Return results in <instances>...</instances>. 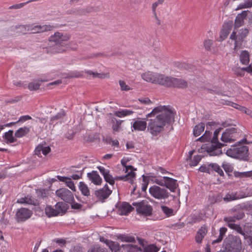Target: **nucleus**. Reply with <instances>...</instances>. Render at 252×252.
<instances>
[{
    "instance_id": "f257e3e1",
    "label": "nucleus",
    "mask_w": 252,
    "mask_h": 252,
    "mask_svg": "<svg viewBox=\"0 0 252 252\" xmlns=\"http://www.w3.org/2000/svg\"><path fill=\"white\" fill-rule=\"evenodd\" d=\"M174 112L168 106H159L146 115L150 119L147 126V130L152 136H156L163 131L164 127L169 126L174 121Z\"/></svg>"
},
{
    "instance_id": "f03ea898",
    "label": "nucleus",
    "mask_w": 252,
    "mask_h": 252,
    "mask_svg": "<svg viewBox=\"0 0 252 252\" xmlns=\"http://www.w3.org/2000/svg\"><path fill=\"white\" fill-rule=\"evenodd\" d=\"M70 37V35L68 33L56 32L49 37V41L53 44L46 47L45 52L50 54L65 52V42L69 40Z\"/></svg>"
},
{
    "instance_id": "7ed1b4c3",
    "label": "nucleus",
    "mask_w": 252,
    "mask_h": 252,
    "mask_svg": "<svg viewBox=\"0 0 252 252\" xmlns=\"http://www.w3.org/2000/svg\"><path fill=\"white\" fill-rule=\"evenodd\" d=\"M246 139H244L238 143L231 146L226 152V154L231 158H239L246 160L249 156V148L246 146H242L240 144L246 142Z\"/></svg>"
},
{
    "instance_id": "20e7f679",
    "label": "nucleus",
    "mask_w": 252,
    "mask_h": 252,
    "mask_svg": "<svg viewBox=\"0 0 252 252\" xmlns=\"http://www.w3.org/2000/svg\"><path fill=\"white\" fill-rule=\"evenodd\" d=\"M221 129L222 128H218L214 131L211 143L206 147V151L210 156H219L222 154L220 148L225 145L220 143L218 140V134Z\"/></svg>"
},
{
    "instance_id": "39448f33",
    "label": "nucleus",
    "mask_w": 252,
    "mask_h": 252,
    "mask_svg": "<svg viewBox=\"0 0 252 252\" xmlns=\"http://www.w3.org/2000/svg\"><path fill=\"white\" fill-rule=\"evenodd\" d=\"M223 245L228 252H241L242 242L238 237L229 235L224 240Z\"/></svg>"
},
{
    "instance_id": "423d86ee",
    "label": "nucleus",
    "mask_w": 252,
    "mask_h": 252,
    "mask_svg": "<svg viewBox=\"0 0 252 252\" xmlns=\"http://www.w3.org/2000/svg\"><path fill=\"white\" fill-rule=\"evenodd\" d=\"M149 191L151 196L163 203L165 202L170 195V193L167 189L157 185L151 186L149 188Z\"/></svg>"
},
{
    "instance_id": "0eeeda50",
    "label": "nucleus",
    "mask_w": 252,
    "mask_h": 252,
    "mask_svg": "<svg viewBox=\"0 0 252 252\" xmlns=\"http://www.w3.org/2000/svg\"><path fill=\"white\" fill-rule=\"evenodd\" d=\"M249 33V30L246 28H242L239 31H236L234 29L233 32L230 35V38L235 40V48L239 44H241L244 39L247 36Z\"/></svg>"
},
{
    "instance_id": "6e6552de",
    "label": "nucleus",
    "mask_w": 252,
    "mask_h": 252,
    "mask_svg": "<svg viewBox=\"0 0 252 252\" xmlns=\"http://www.w3.org/2000/svg\"><path fill=\"white\" fill-rule=\"evenodd\" d=\"M132 204L136 207V211L138 214L145 216H149L152 214V206L144 200L140 202H133Z\"/></svg>"
},
{
    "instance_id": "1a4fd4ad",
    "label": "nucleus",
    "mask_w": 252,
    "mask_h": 252,
    "mask_svg": "<svg viewBox=\"0 0 252 252\" xmlns=\"http://www.w3.org/2000/svg\"><path fill=\"white\" fill-rule=\"evenodd\" d=\"M56 195L61 199L68 203H72L74 201L72 192L66 188H61L56 191Z\"/></svg>"
},
{
    "instance_id": "9d476101",
    "label": "nucleus",
    "mask_w": 252,
    "mask_h": 252,
    "mask_svg": "<svg viewBox=\"0 0 252 252\" xmlns=\"http://www.w3.org/2000/svg\"><path fill=\"white\" fill-rule=\"evenodd\" d=\"M28 32L31 33H37L51 31L53 26L50 25H36L32 24L28 25Z\"/></svg>"
},
{
    "instance_id": "9b49d317",
    "label": "nucleus",
    "mask_w": 252,
    "mask_h": 252,
    "mask_svg": "<svg viewBox=\"0 0 252 252\" xmlns=\"http://www.w3.org/2000/svg\"><path fill=\"white\" fill-rule=\"evenodd\" d=\"M238 136V133L235 127L227 128L222 134L221 140L224 142H232L236 140Z\"/></svg>"
},
{
    "instance_id": "f8f14e48",
    "label": "nucleus",
    "mask_w": 252,
    "mask_h": 252,
    "mask_svg": "<svg viewBox=\"0 0 252 252\" xmlns=\"http://www.w3.org/2000/svg\"><path fill=\"white\" fill-rule=\"evenodd\" d=\"M32 215V210L26 208H21L17 211L15 218L18 222H23L30 219Z\"/></svg>"
},
{
    "instance_id": "ddd939ff",
    "label": "nucleus",
    "mask_w": 252,
    "mask_h": 252,
    "mask_svg": "<svg viewBox=\"0 0 252 252\" xmlns=\"http://www.w3.org/2000/svg\"><path fill=\"white\" fill-rule=\"evenodd\" d=\"M249 15L252 17V12L249 10L243 11L241 13L238 14L236 17L234 22L235 30L243 26L245 24L244 20Z\"/></svg>"
},
{
    "instance_id": "4468645a",
    "label": "nucleus",
    "mask_w": 252,
    "mask_h": 252,
    "mask_svg": "<svg viewBox=\"0 0 252 252\" xmlns=\"http://www.w3.org/2000/svg\"><path fill=\"white\" fill-rule=\"evenodd\" d=\"M112 190L109 188L107 184L104 187L94 191L95 196L99 200L104 201L111 194Z\"/></svg>"
},
{
    "instance_id": "2eb2a0df",
    "label": "nucleus",
    "mask_w": 252,
    "mask_h": 252,
    "mask_svg": "<svg viewBox=\"0 0 252 252\" xmlns=\"http://www.w3.org/2000/svg\"><path fill=\"white\" fill-rule=\"evenodd\" d=\"M172 77L164 74L157 73V80L155 84L170 87H172Z\"/></svg>"
},
{
    "instance_id": "dca6fc26",
    "label": "nucleus",
    "mask_w": 252,
    "mask_h": 252,
    "mask_svg": "<svg viewBox=\"0 0 252 252\" xmlns=\"http://www.w3.org/2000/svg\"><path fill=\"white\" fill-rule=\"evenodd\" d=\"M231 218H224V221L227 223L228 226L233 230H236L238 233L244 236V238L246 239L245 233L242 230L240 225L234 223V220H231Z\"/></svg>"
},
{
    "instance_id": "f3484780",
    "label": "nucleus",
    "mask_w": 252,
    "mask_h": 252,
    "mask_svg": "<svg viewBox=\"0 0 252 252\" xmlns=\"http://www.w3.org/2000/svg\"><path fill=\"white\" fill-rule=\"evenodd\" d=\"M87 177L92 183L96 185H99L102 182V179L96 171H93L87 173Z\"/></svg>"
},
{
    "instance_id": "a211bd4d",
    "label": "nucleus",
    "mask_w": 252,
    "mask_h": 252,
    "mask_svg": "<svg viewBox=\"0 0 252 252\" xmlns=\"http://www.w3.org/2000/svg\"><path fill=\"white\" fill-rule=\"evenodd\" d=\"M123 122V121L120 120H118L114 117L111 118V123L112 125L113 133L114 134H115L116 132H119L122 130L121 125Z\"/></svg>"
},
{
    "instance_id": "6ab92c4d",
    "label": "nucleus",
    "mask_w": 252,
    "mask_h": 252,
    "mask_svg": "<svg viewBox=\"0 0 252 252\" xmlns=\"http://www.w3.org/2000/svg\"><path fill=\"white\" fill-rule=\"evenodd\" d=\"M164 180H165V185L164 187L169 189L171 191H174V190L178 187L177 180L168 177H164Z\"/></svg>"
},
{
    "instance_id": "aec40b11",
    "label": "nucleus",
    "mask_w": 252,
    "mask_h": 252,
    "mask_svg": "<svg viewBox=\"0 0 252 252\" xmlns=\"http://www.w3.org/2000/svg\"><path fill=\"white\" fill-rule=\"evenodd\" d=\"M132 209L133 208L127 203H123L119 207L118 214L120 215H127Z\"/></svg>"
},
{
    "instance_id": "412c9836",
    "label": "nucleus",
    "mask_w": 252,
    "mask_h": 252,
    "mask_svg": "<svg viewBox=\"0 0 252 252\" xmlns=\"http://www.w3.org/2000/svg\"><path fill=\"white\" fill-rule=\"evenodd\" d=\"M172 87L185 88L188 86L187 82L183 79L172 77Z\"/></svg>"
},
{
    "instance_id": "4be33fe9",
    "label": "nucleus",
    "mask_w": 252,
    "mask_h": 252,
    "mask_svg": "<svg viewBox=\"0 0 252 252\" xmlns=\"http://www.w3.org/2000/svg\"><path fill=\"white\" fill-rule=\"evenodd\" d=\"M141 77L143 80L147 82L155 84L157 80V73L154 74L151 72L148 71L143 73Z\"/></svg>"
},
{
    "instance_id": "5701e85b",
    "label": "nucleus",
    "mask_w": 252,
    "mask_h": 252,
    "mask_svg": "<svg viewBox=\"0 0 252 252\" xmlns=\"http://www.w3.org/2000/svg\"><path fill=\"white\" fill-rule=\"evenodd\" d=\"M232 216L225 217L224 218H231V220H233L234 221H236L237 220H239L243 219L245 216V213L244 211L241 209L232 210Z\"/></svg>"
},
{
    "instance_id": "b1692460",
    "label": "nucleus",
    "mask_w": 252,
    "mask_h": 252,
    "mask_svg": "<svg viewBox=\"0 0 252 252\" xmlns=\"http://www.w3.org/2000/svg\"><path fill=\"white\" fill-rule=\"evenodd\" d=\"M207 230L205 226H202L198 230L195 236V241L198 243H200L202 242V239L204 238L206 235Z\"/></svg>"
},
{
    "instance_id": "393cba45",
    "label": "nucleus",
    "mask_w": 252,
    "mask_h": 252,
    "mask_svg": "<svg viewBox=\"0 0 252 252\" xmlns=\"http://www.w3.org/2000/svg\"><path fill=\"white\" fill-rule=\"evenodd\" d=\"M132 127L135 130H145L147 127V123L145 121L137 120L133 124Z\"/></svg>"
},
{
    "instance_id": "a878e982",
    "label": "nucleus",
    "mask_w": 252,
    "mask_h": 252,
    "mask_svg": "<svg viewBox=\"0 0 252 252\" xmlns=\"http://www.w3.org/2000/svg\"><path fill=\"white\" fill-rule=\"evenodd\" d=\"M135 173L134 172L130 171L125 176L116 177L115 178V179L119 180L128 181L129 183L132 184L133 182V179L135 178Z\"/></svg>"
},
{
    "instance_id": "bb28decb",
    "label": "nucleus",
    "mask_w": 252,
    "mask_h": 252,
    "mask_svg": "<svg viewBox=\"0 0 252 252\" xmlns=\"http://www.w3.org/2000/svg\"><path fill=\"white\" fill-rule=\"evenodd\" d=\"M232 24H227L226 25L223 26L222 30L220 34V38L221 40L225 39L228 36V34L230 33V31L232 29Z\"/></svg>"
},
{
    "instance_id": "cd10ccee",
    "label": "nucleus",
    "mask_w": 252,
    "mask_h": 252,
    "mask_svg": "<svg viewBox=\"0 0 252 252\" xmlns=\"http://www.w3.org/2000/svg\"><path fill=\"white\" fill-rule=\"evenodd\" d=\"M105 243L109 247L112 252H117L120 249V246L117 242L106 240Z\"/></svg>"
},
{
    "instance_id": "c85d7f7f",
    "label": "nucleus",
    "mask_w": 252,
    "mask_h": 252,
    "mask_svg": "<svg viewBox=\"0 0 252 252\" xmlns=\"http://www.w3.org/2000/svg\"><path fill=\"white\" fill-rule=\"evenodd\" d=\"M30 131V128L24 126L19 128L15 133V136L17 138H21L27 134Z\"/></svg>"
},
{
    "instance_id": "c756f323",
    "label": "nucleus",
    "mask_w": 252,
    "mask_h": 252,
    "mask_svg": "<svg viewBox=\"0 0 252 252\" xmlns=\"http://www.w3.org/2000/svg\"><path fill=\"white\" fill-rule=\"evenodd\" d=\"M240 60L243 64H248L250 62V55L248 52L243 51L240 55Z\"/></svg>"
},
{
    "instance_id": "7c9ffc66",
    "label": "nucleus",
    "mask_w": 252,
    "mask_h": 252,
    "mask_svg": "<svg viewBox=\"0 0 252 252\" xmlns=\"http://www.w3.org/2000/svg\"><path fill=\"white\" fill-rule=\"evenodd\" d=\"M205 125L200 123L195 126L193 129V134L195 137L199 136L204 130Z\"/></svg>"
},
{
    "instance_id": "2f4dec72",
    "label": "nucleus",
    "mask_w": 252,
    "mask_h": 252,
    "mask_svg": "<svg viewBox=\"0 0 252 252\" xmlns=\"http://www.w3.org/2000/svg\"><path fill=\"white\" fill-rule=\"evenodd\" d=\"M79 189L81 191L82 194L86 196H88L90 194V192L87 185L83 182L79 183Z\"/></svg>"
},
{
    "instance_id": "473e14b6",
    "label": "nucleus",
    "mask_w": 252,
    "mask_h": 252,
    "mask_svg": "<svg viewBox=\"0 0 252 252\" xmlns=\"http://www.w3.org/2000/svg\"><path fill=\"white\" fill-rule=\"evenodd\" d=\"M45 214L49 217L57 216L58 215V211L51 206H47L45 209Z\"/></svg>"
},
{
    "instance_id": "72a5a7b5",
    "label": "nucleus",
    "mask_w": 252,
    "mask_h": 252,
    "mask_svg": "<svg viewBox=\"0 0 252 252\" xmlns=\"http://www.w3.org/2000/svg\"><path fill=\"white\" fill-rule=\"evenodd\" d=\"M13 131L9 130L8 132L5 133L4 137L6 140V143H13L16 141V139L13 136Z\"/></svg>"
},
{
    "instance_id": "f704fd0d",
    "label": "nucleus",
    "mask_w": 252,
    "mask_h": 252,
    "mask_svg": "<svg viewBox=\"0 0 252 252\" xmlns=\"http://www.w3.org/2000/svg\"><path fill=\"white\" fill-rule=\"evenodd\" d=\"M118 239L122 242H135V238L133 236L125 234H120L118 236Z\"/></svg>"
},
{
    "instance_id": "c9c22d12",
    "label": "nucleus",
    "mask_w": 252,
    "mask_h": 252,
    "mask_svg": "<svg viewBox=\"0 0 252 252\" xmlns=\"http://www.w3.org/2000/svg\"><path fill=\"white\" fill-rule=\"evenodd\" d=\"M222 197L220 194L209 195V200L210 204H213L221 201Z\"/></svg>"
},
{
    "instance_id": "e433bc0d",
    "label": "nucleus",
    "mask_w": 252,
    "mask_h": 252,
    "mask_svg": "<svg viewBox=\"0 0 252 252\" xmlns=\"http://www.w3.org/2000/svg\"><path fill=\"white\" fill-rule=\"evenodd\" d=\"M226 231H227L226 228L221 227L220 229V234H219V236L218 238L216 240L213 241L212 244L213 245H214L216 243H218L222 241V240L223 238V236H224L225 233H226Z\"/></svg>"
},
{
    "instance_id": "4c0bfd02",
    "label": "nucleus",
    "mask_w": 252,
    "mask_h": 252,
    "mask_svg": "<svg viewBox=\"0 0 252 252\" xmlns=\"http://www.w3.org/2000/svg\"><path fill=\"white\" fill-rule=\"evenodd\" d=\"M212 139V132L206 130L204 134L202 136L200 137L197 140L204 142L205 141H211Z\"/></svg>"
},
{
    "instance_id": "58836bf2",
    "label": "nucleus",
    "mask_w": 252,
    "mask_h": 252,
    "mask_svg": "<svg viewBox=\"0 0 252 252\" xmlns=\"http://www.w3.org/2000/svg\"><path fill=\"white\" fill-rule=\"evenodd\" d=\"M17 202L20 204H33L34 200L32 199V197L29 195L25 196V197H22L18 199Z\"/></svg>"
},
{
    "instance_id": "ea45409f",
    "label": "nucleus",
    "mask_w": 252,
    "mask_h": 252,
    "mask_svg": "<svg viewBox=\"0 0 252 252\" xmlns=\"http://www.w3.org/2000/svg\"><path fill=\"white\" fill-rule=\"evenodd\" d=\"M211 166V173L214 171L218 173L220 175L223 176L224 175V173L218 164L216 163H210Z\"/></svg>"
},
{
    "instance_id": "a19ab883",
    "label": "nucleus",
    "mask_w": 252,
    "mask_h": 252,
    "mask_svg": "<svg viewBox=\"0 0 252 252\" xmlns=\"http://www.w3.org/2000/svg\"><path fill=\"white\" fill-rule=\"evenodd\" d=\"M232 193L233 194L234 200L244 198L248 196V195L243 191L232 192Z\"/></svg>"
},
{
    "instance_id": "79ce46f5",
    "label": "nucleus",
    "mask_w": 252,
    "mask_h": 252,
    "mask_svg": "<svg viewBox=\"0 0 252 252\" xmlns=\"http://www.w3.org/2000/svg\"><path fill=\"white\" fill-rule=\"evenodd\" d=\"M87 73L90 75L92 74L93 77H97L101 79H104L105 78H109V73H95L92 71H88Z\"/></svg>"
},
{
    "instance_id": "37998d69",
    "label": "nucleus",
    "mask_w": 252,
    "mask_h": 252,
    "mask_svg": "<svg viewBox=\"0 0 252 252\" xmlns=\"http://www.w3.org/2000/svg\"><path fill=\"white\" fill-rule=\"evenodd\" d=\"M234 176L235 177L237 178H245V177H249L251 176V173L250 172H240L238 171H234Z\"/></svg>"
},
{
    "instance_id": "c03bdc74",
    "label": "nucleus",
    "mask_w": 252,
    "mask_h": 252,
    "mask_svg": "<svg viewBox=\"0 0 252 252\" xmlns=\"http://www.w3.org/2000/svg\"><path fill=\"white\" fill-rule=\"evenodd\" d=\"M252 6V0H247L239 4L236 9L250 8Z\"/></svg>"
},
{
    "instance_id": "a18cd8bd",
    "label": "nucleus",
    "mask_w": 252,
    "mask_h": 252,
    "mask_svg": "<svg viewBox=\"0 0 252 252\" xmlns=\"http://www.w3.org/2000/svg\"><path fill=\"white\" fill-rule=\"evenodd\" d=\"M162 212L168 217L171 216L174 214V210L166 206H161Z\"/></svg>"
},
{
    "instance_id": "49530a36",
    "label": "nucleus",
    "mask_w": 252,
    "mask_h": 252,
    "mask_svg": "<svg viewBox=\"0 0 252 252\" xmlns=\"http://www.w3.org/2000/svg\"><path fill=\"white\" fill-rule=\"evenodd\" d=\"M28 25H17L15 26H13L11 27L12 30H15L17 29H20V32L23 33H26L28 32Z\"/></svg>"
},
{
    "instance_id": "de8ad7c7",
    "label": "nucleus",
    "mask_w": 252,
    "mask_h": 252,
    "mask_svg": "<svg viewBox=\"0 0 252 252\" xmlns=\"http://www.w3.org/2000/svg\"><path fill=\"white\" fill-rule=\"evenodd\" d=\"M40 84L38 82L34 81L29 83L28 88L31 91L37 90L39 88Z\"/></svg>"
},
{
    "instance_id": "09e8293b",
    "label": "nucleus",
    "mask_w": 252,
    "mask_h": 252,
    "mask_svg": "<svg viewBox=\"0 0 252 252\" xmlns=\"http://www.w3.org/2000/svg\"><path fill=\"white\" fill-rule=\"evenodd\" d=\"M158 250V248L154 245L147 246L144 249V252H157Z\"/></svg>"
},
{
    "instance_id": "8fccbe9b",
    "label": "nucleus",
    "mask_w": 252,
    "mask_h": 252,
    "mask_svg": "<svg viewBox=\"0 0 252 252\" xmlns=\"http://www.w3.org/2000/svg\"><path fill=\"white\" fill-rule=\"evenodd\" d=\"M202 157L200 155H196L193 157V159L190 160V166H196L201 159Z\"/></svg>"
},
{
    "instance_id": "3c124183",
    "label": "nucleus",
    "mask_w": 252,
    "mask_h": 252,
    "mask_svg": "<svg viewBox=\"0 0 252 252\" xmlns=\"http://www.w3.org/2000/svg\"><path fill=\"white\" fill-rule=\"evenodd\" d=\"M89 12V11L87 10V9H77L75 10L72 11L71 12H70V14H78V15H85L87 13Z\"/></svg>"
},
{
    "instance_id": "603ef678",
    "label": "nucleus",
    "mask_w": 252,
    "mask_h": 252,
    "mask_svg": "<svg viewBox=\"0 0 252 252\" xmlns=\"http://www.w3.org/2000/svg\"><path fill=\"white\" fill-rule=\"evenodd\" d=\"M244 231L246 233L252 236V225L250 223H246L244 226Z\"/></svg>"
},
{
    "instance_id": "864d4df0",
    "label": "nucleus",
    "mask_w": 252,
    "mask_h": 252,
    "mask_svg": "<svg viewBox=\"0 0 252 252\" xmlns=\"http://www.w3.org/2000/svg\"><path fill=\"white\" fill-rule=\"evenodd\" d=\"M104 178L105 179V181L109 183L111 185H113L115 183V180L113 178V177L108 172L106 175H104L103 176Z\"/></svg>"
},
{
    "instance_id": "5fc2aeb1",
    "label": "nucleus",
    "mask_w": 252,
    "mask_h": 252,
    "mask_svg": "<svg viewBox=\"0 0 252 252\" xmlns=\"http://www.w3.org/2000/svg\"><path fill=\"white\" fill-rule=\"evenodd\" d=\"M122 247H124L125 245H122ZM126 248L128 250V252H135L139 249H140L137 246L135 245L129 244L125 245Z\"/></svg>"
},
{
    "instance_id": "6e6d98bb",
    "label": "nucleus",
    "mask_w": 252,
    "mask_h": 252,
    "mask_svg": "<svg viewBox=\"0 0 252 252\" xmlns=\"http://www.w3.org/2000/svg\"><path fill=\"white\" fill-rule=\"evenodd\" d=\"M37 196L39 197L44 199L47 196L48 191L44 189H38L36 191Z\"/></svg>"
},
{
    "instance_id": "4d7b16f0",
    "label": "nucleus",
    "mask_w": 252,
    "mask_h": 252,
    "mask_svg": "<svg viewBox=\"0 0 252 252\" xmlns=\"http://www.w3.org/2000/svg\"><path fill=\"white\" fill-rule=\"evenodd\" d=\"M199 170L202 172H206L209 174L211 173V166L210 164L208 165H203L201 166Z\"/></svg>"
},
{
    "instance_id": "13d9d810",
    "label": "nucleus",
    "mask_w": 252,
    "mask_h": 252,
    "mask_svg": "<svg viewBox=\"0 0 252 252\" xmlns=\"http://www.w3.org/2000/svg\"><path fill=\"white\" fill-rule=\"evenodd\" d=\"M55 209L58 211V215L60 213H63L64 211V204L62 202H58L55 206Z\"/></svg>"
},
{
    "instance_id": "bf43d9fd",
    "label": "nucleus",
    "mask_w": 252,
    "mask_h": 252,
    "mask_svg": "<svg viewBox=\"0 0 252 252\" xmlns=\"http://www.w3.org/2000/svg\"><path fill=\"white\" fill-rule=\"evenodd\" d=\"M65 114L64 111L63 110H62L59 113H58L56 115L52 117L51 119V121H52L53 122V121L54 120H57L60 119L62 118L63 116H64Z\"/></svg>"
},
{
    "instance_id": "052dcab7",
    "label": "nucleus",
    "mask_w": 252,
    "mask_h": 252,
    "mask_svg": "<svg viewBox=\"0 0 252 252\" xmlns=\"http://www.w3.org/2000/svg\"><path fill=\"white\" fill-rule=\"evenodd\" d=\"M223 200L226 202L234 200L233 194L232 192L227 193L225 197L223 198Z\"/></svg>"
},
{
    "instance_id": "680f3d73",
    "label": "nucleus",
    "mask_w": 252,
    "mask_h": 252,
    "mask_svg": "<svg viewBox=\"0 0 252 252\" xmlns=\"http://www.w3.org/2000/svg\"><path fill=\"white\" fill-rule=\"evenodd\" d=\"M66 186L73 191H75V187L74 183L71 181V178H69L65 182Z\"/></svg>"
},
{
    "instance_id": "e2e57ef3",
    "label": "nucleus",
    "mask_w": 252,
    "mask_h": 252,
    "mask_svg": "<svg viewBox=\"0 0 252 252\" xmlns=\"http://www.w3.org/2000/svg\"><path fill=\"white\" fill-rule=\"evenodd\" d=\"M119 84L121 86V90L123 91H127L130 90V88L126 85L124 81L120 80L119 81Z\"/></svg>"
},
{
    "instance_id": "0e129e2a",
    "label": "nucleus",
    "mask_w": 252,
    "mask_h": 252,
    "mask_svg": "<svg viewBox=\"0 0 252 252\" xmlns=\"http://www.w3.org/2000/svg\"><path fill=\"white\" fill-rule=\"evenodd\" d=\"M138 101L143 104H150L152 103V101L148 97L139 98Z\"/></svg>"
},
{
    "instance_id": "69168bd1",
    "label": "nucleus",
    "mask_w": 252,
    "mask_h": 252,
    "mask_svg": "<svg viewBox=\"0 0 252 252\" xmlns=\"http://www.w3.org/2000/svg\"><path fill=\"white\" fill-rule=\"evenodd\" d=\"M22 98V97L20 95L16 96L14 98H10L6 101L7 103H14L20 101Z\"/></svg>"
},
{
    "instance_id": "338daca9",
    "label": "nucleus",
    "mask_w": 252,
    "mask_h": 252,
    "mask_svg": "<svg viewBox=\"0 0 252 252\" xmlns=\"http://www.w3.org/2000/svg\"><path fill=\"white\" fill-rule=\"evenodd\" d=\"M68 48L72 50H76L78 48V45L76 42L71 41L67 44Z\"/></svg>"
},
{
    "instance_id": "774afa93",
    "label": "nucleus",
    "mask_w": 252,
    "mask_h": 252,
    "mask_svg": "<svg viewBox=\"0 0 252 252\" xmlns=\"http://www.w3.org/2000/svg\"><path fill=\"white\" fill-rule=\"evenodd\" d=\"M107 252L104 249L100 247L95 246L93 248L91 252Z\"/></svg>"
}]
</instances>
